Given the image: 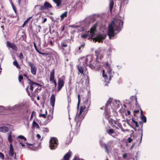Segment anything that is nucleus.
<instances>
[{
  "label": "nucleus",
  "mask_w": 160,
  "mask_h": 160,
  "mask_svg": "<svg viewBox=\"0 0 160 160\" xmlns=\"http://www.w3.org/2000/svg\"><path fill=\"white\" fill-rule=\"evenodd\" d=\"M122 18L117 16L111 24H109L108 31V35L110 38L115 36L114 31L119 32L121 30L123 25Z\"/></svg>",
  "instance_id": "nucleus-1"
},
{
  "label": "nucleus",
  "mask_w": 160,
  "mask_h": 160,
  "mask_svg": "<svg viewBox=\"0 0 160 160\" xmlns=\"http://www.w3.org/2000/svg\"><path fill=\"white\" fill-rule=\"evenodd\" d=\"M90 105V102L87 99H85L83 104L80 107L79 113L76 115L75 118L77 125L78 123L80 122L84 118L88 112V108Z\"/></svg>",
  "instance_id": "nucleus-2"
},
{
  "label": "nucleus",
  "mask_w": 160,
  "mask_h": 160,
  "mask_svg": "<svg viewBox=\"0 0 160 160\" xmlns=\"http://www.w3.org/2000/svg\"><path fill=\"white\" fill-rule=\"evenodd\" d=\"M96 30V26L95 25L91 28L90 32H86L85 33L81 35V37L83 39L88 38H92Z\"/></svg>",
  "instance_id": "nucleus-3"
},
{
  "label": "nucleus",
  "mask_w": 160,
  "mask_h": 160,
  "mask_svg": "<svg viewBox=\"0 0 160 160\" xmlns=\"http://www.w3.org/2000/svg\"><path fill=\"white\" fill-rule=\"evenodd\" d=\"M92 60V58L91 56H88L86 57H83L81 58L79 61L80 62L83 61L84 62L83 63L82 65L84 66H86L89 64L90 65V62Z\"/></svg>",
  "instance_id": "nucleus-4"
},
{
  "label": "nucleus",
  "mask_w": 160,
  "mask_h": 160,
  "mask_svg": "<svg viewBox=\"0 0 160 160\" xmlns=\"http://www.w3.org/2000/svg\"><path fill=\"white\" fill-rule=\"evenodd\" d=\"M58 144V140L56 138H51L49 142V147L51 149H55L57 147Z\"/></svg>",
  "instance_id": "nucleus-5"
},
{
  "label": "nucleus",
  "mask_w": 160,
  "mask_h": 160,
  "mask_svg": "<svg viewBox=\"0 0 160 160\" xmlns=\"http://www.w3.org/2000/svg\"><path fill=\"white\" fill-rule=\"evenodd\" d=\"M65 78L64 76H62L58 79V92L64 86V81Z\"/></svg>",
  "instance_id": "nucleus-6"
},
{
  "label": "nucleus",
  "mask_w": 160,
  "mask_h": 160,
  "mask_svg": "<svg viewBox=\"0 0 160 160\" xmlns=\"http://www.w3.org/2000/svg\"><path fill=\"white\" fill-rule=\"evenodd\" d=\"M106 34H100L97 35L96 38H94V40H95V42L98 41V42H102V40L105 39L106 37Z\"/></svg>",
  "instance_id": "nucleus-7"
},
{
  "label": "nucleus",
  "mask_w": 160,
  "mask_h": 160,
  "mask_svg": "<svg viewBox=\"0 0 160 160\" xmlns=\"http://www.w3.org/2000/svg\"><path fill=\"white\" fill-rule=\"evenodd\" d=\"M28 63L31 67V73L33 75H35L37 69V68L34 64L31 62H29Z\"/></svg>",
  "instance_id": "nucleus-8"
},
{
  "label": "nucleus",
  "mask_w": 160,
  "mask_h": 160,
  "mask_svg": "<svg viewBox=\"0 0 160 160\" xmlns=\"http://www.w3.org/2000/svg\"><path fill=\"white\" fill-rule=\"evenodd\" d=\"M106 68H107L108 72L109 74V80H110L111 77L113 76L114 74V72L112 71V69L111 68L108 62L106 63Z\"/></svg>",
  "instance_id": "nucleus-9"
},
{
  "label": "nucleus",
  "mask_w": 160,
  "mask_h": 160,
  "mask_svg": "<svg viewBox=\"0 0 160 160\" xmlns=\"http://www.w3.org/2000/svg\"><path fill=\"white\" fill-rule=\"evenodd\" d=\"M103 51L100 50V49L99 48L95 51L96 55L97 56V58L98 59H101L103 57V55L102 53Z\"/></svg>",
  "instance_id": "nucleus-10"
},
{
  "label": "nucleus",
  "mask_w": 160,
  "mask_h": 160,
  "mask_svg": "<svg viewBox=\"0 0 160 160\" xmlns=\"http://www.w3.org/2000/svg\"><path fill=\"white\" fill-rule=\"evenodd\" d=\"M8 154L10 156L14 157V158H16V153L14 152V150L11 143L10 144Z\"/></svg>",
  "instance_id": "nucleus-11"
},
{
  "label": "nucleus",
  "mask_w": 160,
  "mask_h": 160,
  "mask_svg": "<svg viewBox=\"0 0 160 160\" xmlns=\"http://www.w3.org/2000/svg\"><path fill=\"white\" fill-rule=\"evenodd\" d=\"M7 44L8 47L12 48L15 51H17V48L16 45L14 43H11L8 41H7Z\"/></svg>",
  "instance_id": "nucleus-12"
},
{
  "label": "nucleus",
  "mask_w": 160,
  "mask_h": 160,
  "mask_svg": "<svg viewBox=\"0 0 160 160\" xmlns=\"http://www.w3.org/2000/svg\"><path fill=\"white\" fill-rule=\"evenodd\" d=\"M85 67L83 66L81 63H80L78 66V71L81 74H84L83 71L85 68Z\"/></svg>",
  "instance_id": "nucleus-13"
},
{
  "label": "nucleus",
  "mask_w": 160,
  "mask_h": 160,
  "mask_svg": "<svg viewBox=\"0 0 160 160\" xmlns=\"http://www.w3.org/2000/svg\"><path fill=\"white\" fill-rule=\"evenodd\" d=\"M55 101V96L54 94L51 95L50 98V104L52 107H53L54 106V104Z\"/></svg>",
  "instance_id": "nucleus-14"
},
{
  "label": "nucleus",
  "mask_w": 160,
  "mask_h": 160,
  "mask_svg": "<svg viewBox=\"0 0 160 160\" xmlns=\"http://www.w3.org/2000/svg\"><path fill=\"white\" fill-rule=\"evenodd\" d=\"M54 79V70L53 69L50 73V81L52 82L55 80Z\"/></svg>",
  "instance_id": "nucleus-15"
},
{
  "label": "nucleus",
  "mask_w": 160,
  "mask_h": 160,
  "mask_svg": "<svg viewBox=\"0 0 160 160\" xmlns=\"http://www.w3.org/2000/svg\"><path fill=\"white\" fill-rule=\"evenodd\" d=\"M29 83L30 85V89L31 90V92L32 93V91L34 87H35V85H39V84L34 83L30 80L29 82Z\"/></svg>",
  "instance_id": "nucleus-16"
},
{
  "label": "nucleus",
  "mask_w": 160,
  "mask_h": 160,
  "mask_svg": "<svg viewBox=\"0 0 160 160\" xmlns=\"http://www.w3.org/2000/svg\"><path fill=\"white\" fill-rule=\"evenodd\" d=\"M72 154L71 151H69L67 153H66L63 157L64 160H69Z\"/></svg>",
  "instance_id": "nucleus-17"
},
{
  "label": "nucleus",
  "mask_w": 160,
  "mask_h": 160,
  "mask_svg": "<svg viewBox=\"0 0 160 160\" xmlns=\"http://www.w3.org/2000/svg\"><path fill=\"white\" fill-rule=\"evenodd\" d=\"M8 130V127L3 126L0 127V132L3 133H5L7 132Z\"/></svg>",
  "instance_id": "nucleus-18"
},
{
  "label": "nucleus",
  "mask_w": 160,
  "mask_h": 160,
  "mask_svg": "<svg viewBox=\"0 0 160 160\" xmlns=\"http://www.w3.org/2000/svg\"><path fill=\"white\" fill-rule=\"evenodd\" d=\"M68 40H65L63 41L61 43V45L62 47H66L68 46Z\"/></svg>",
  "instance_id": "nucleus-19"
},
{
  "label": "nucleus",
  "mask_w": 160,
  "mask_h": 160,
  "mask_svg": "<svg viewBox=\"0 0 160 160\" xmlns=\"http://www.w3.org/2000/svg\"><path fill=\"white\" fill-rule=\"evenodd\" d=\"M53 118V112H52L50 114L48 115L47 122H50L52 119Z\"/></svg>",
  "instance_id": "nucleus-20"
},
{
  "label": "nucleus",
  "mask_w": 160,
  "mask_h": 160,
  "mask_svg": "<svg viewBox=\"0 0 160 160\" xmlns=\"http://www.w3.org/2000/svg\"><path fill=\"white\" fill-rule=\"evenodd\" d=\"M100 143L101 146H104V148L106 149V152L108 153V149L109 148L108 146L105 144H104L103 142L101 141H100Z\"/></svg>",
  "instance_id": "nucleus-21"
},
{
  "label": "nucleus",
  "mask_w": 160,
  "mask_h": 160,
  "mask_svg": "<svg viewBox=\"0 0 160 160\" xmlns=\"http://www.w3.org/2000/svg\"><path fill=\"white\" fill-rule=\"evenodd\" d=\"M112 98H109L106 104H105V111H106L107 110V108L108 107V106L110 104L111 102H112Z\"/></svg>",
  "instance_id": "nucleus-22"
},
{
  "label": "nucleus",
  "mask_w": 160,
  "mask_h": 160,
  "mask_svg": "<svg viewBox=\"0 0 160 160\" xmlns=\"http://www.w3.org/2000/svg\"><path fill=\"white\" fill-rule=\"evenodd\" d=\"M44 5L45 6L46 9L51 8L52 7L51 4L47 2H45Z\"/></svg>",
  "instance_id": "nucleus-23"
},
{
  "label": "nucleus",
  "mask_w": 160,
  "mask_h": 160,
  "mask_svg": "<svg viewBox=\"0 0 160 160\" xmlns=\"http://www.w3.org/2000/svg\"><path fill=\"white\" fill-rule=\"evenodd\" d=\"M53 2L56 4V6L58 7L61 5L62 0H52Z\"/></svg>",
  "instance_id": "nucleus-24"
},
{
  "label": "nucleus",
  "mask_w": 160,
  "mask_h": 160,
  "mask_svg": "<svg viewBox=\"0 0 160 160\" xmlns=\"http://www.w3.org/2000/svg\"><path fill=\"white\" fill-rule=\"evenodd\" d=\"M68 12L66 11L62 13L60 16L61 20H62L65 17H67Z\"/></svg>",
  "instance_id": "nucleus-25"
},
{
  "label": "nucleus",
  "mask_w": 160,
  "mask_h": 160,
  "mask_svg": "<svg viewBox=\"0 0 160 160\" xmlns=\"http://www.w3.org/2000/svg\"><path fill=\"white\" fill-rule=\"evenodd\" d=\"M13 64L14 66H15L17 68L19 69L20 68V67L19 66L15 59L14 61L13 62Z\"/></svg>",
  "instance_id": "nucleus-26"
},
{
  "label": "nucleus",
  "mask_w": 160,
  "mask_h": 160,
  "mask_svg": "<svg viewBox=\"0 0 160 160\" xmlns=\"http://www.w3.org/2000/svg\"><path fill=\"white\" fill-rule=\"evenodd\" d=\"M27 144L29 145L30 146H32V144H29L28 143H27ZM28 148L30 150H35L37 149V148L36 147H34L33 146H32V147H28Z\"/></svg>",
  "instance_id": "nucleus-27"
},
{
  "label": "nucleus",
  "mask_w": 160,
  "mask_h": 160,
  "mask_svg": "<svg viewBox=\"0 0 160 160\" xmlns=\"http://www.w3.org/2000/svg\"><path fill=\"white\" fill-rule=\"evenodd\" d=\"M20 104H16V105H15L13 107H11L10 109L15 110L19 108L20 107Z\"/></svg>",
  "instance_id": "nucleus-28"
},
{
  "label": "nucleus",
  "mask_w": 160,
  "mask_h": 160,
  "mask_svg": "<svg viewBox=\"0 0 160 160\" xmlns=\"http://www.w3.org/2000/svg\"><path fill=\"white\" fill-rule=\"evenodd\" d=\"M114 2L112 0H110L109 3V8L111 11H112V8L113 7Z\"/></svg>",
  "instance_id": "nucleus-29"
},
{
  "label": "nucleus",
  "mask_w": 160,
  "mask_h": 160,
  "mask_svg": "<svg viewBox=\"0 0 160 160\" xmlns=\"http://www.w3.org/2000/svg\"><path fill=\"white\" fill-rule=\"evenodd\" d=\"M33 126L38 129L39 128V125L34 121H33L32 122Z\"/></svg>",
  "instance_id": "nucleus-30"
},
{
  "label": "nucleus",
  "mask_w": 160,
  "mask_h": 160,
  "mask_svg": "<svg viewBox=\"0 0 160 160\" xmlns=\"http://www.w3.org/2000/svg\"><path fill=\"white\" fill-rule=\"evenodd\" d=\"M33 45H34V46L35 48V49H36V51L38 52L40 54H44V53H42V52H40L39 50H38V49L37 48V46H36V44L35 43V42H33Z\"/></svg>",
  "instance_id": "nucleus-31"
},
{
  "label": "nucleus",
  "mask_w": 160,
  "mask_h": 160,
  "mask_svg": "<svg viewBox=\"0 0 160 160\" xmlns=\"http://www.w3.org/2000/svg\"><path fill=\"white\" fill-rule=\"evenodd\" d=\"M47 112L46 110H45V114H40L39 115V116L40 117H42L44 118H46L47 117Z\"/></svg>",
  "instance_id": "nucleus-32"
},
{
  "label": "nucleus",
  "mask_w": 160,
  "mask_h": 160,
  "mask_svg": "<svg viewBox=\"0 0 160 160\" xmlns=\"http://www.w3.org/2000/svg\"><path fill=\"white\" fill-rule=\"evenodd\" d=\"M107 132L109 135H111L112 134L114 133V131L113 129H110L107 131Z\"/></svg>",
  "instance_id": "nucleus-33"
},
{
  "label": "nucleus",
  "mask_w": 160,
  "mask_h": 160,
  "mask_svg": "<svg viewBox=\"0 0 160 160\" xmlns=\"http://www.w3.org/2000/svg\"><path fill=\"white\" fill-rule=\"evenodd\" d=\"M141 119L144 122H146L147 119L146 117L145 116H142L141 117Z\"/></svg>",
  "instance_id": "nucleus-34"
},
{
  "label": "nucleus",
  "mask_w": 160,
  "mask_h": 160,
  "mask_svg": "<svg viewBox=\"0 0 160 160\" xmlns=\"http://www.w3.org/2000/svg\"><path fill=\"white\" fill-rule=\"evenodd\" d=\"M105 71L104 70H103L102 71V76L105 79H106L107 78V75L106 74H104Z\"/></svg>",
  "instance_id": "nucleus-35"
},
{
  "label": "nucleus",
  "mask_w": 160,
  "mask_h": 160,
  "mask_svg": "<svg viewBox=\"0 0 160 160\" xmlns=\"http://www.w3.org/2000/svg\"><path fill=\"white\" fill-rule=\"evenodd\" d=\"M18 57L20 60H22L23 59V56L22 53H20Z\"/></svg>",
  "instance_id": "nucleus-36"
},
{
  "label": "nucleus",
  "mask_w": 160,
  "mask_h": 160,
  "mask_svg": "<svg viewBox=\"0 0 160 160\" xmlns=\"http://www.w3.org/2000/svg\"><path fill=\"white\" fill-rule=\"evenodd\" d=\"M18 138L22 139H23L25 141L26 140V138L22 135H19L18 136Z\"/></svg>",
  "instance_id": "nucleus-37"
},
{
  "label": "nucleus",
  "mask_w": 160,
  "mask_h": 160,
  "mask_svg": "<svg viewBox=\"0 0 160 160\" xmlns=\"http://www.w3.org/2000/svg\"><path fill=\"white\" fill-rule=\"evenodd\" d=\"M78 103L77 104V108H78L79 107V104L80 103V98H79V95H78Z\"/></svg>",
  "instance_id": "nucleus-38"
},
{
  "label": "nucleus",
  "mask_w": 160,
  "mask_h": 160,
  "mask_svg": "<svg viewBox=\"0 0 160 160\" xmlns=\"http://www.w3.org/2000/svg\"><path fill=\"white\" fill-rule=\"evenodd\" d=\"M46 8H45V6L44 5V6H42L40 7V9L41 10H44L46 9Z\"/></svg>",
  "instance_id": "nucleus-39"
},
{
  "label": "nucleus",
  "mask_w": 160,
  "mask_h": 160,
  "mask_svg": "<svg viewBox=\"0 0 160 160\" xmlns=\"http://www.w3.org/2000/svg\"><path fill=\"white\" fill-rule=\"evenodd\" d=\"M23 79V77L20 75H19L18 77V80L20 82L21 81V80Z\"/></svg>",
  "instance_id": "nucleus-40"
},
{
  "label": "nucleus",
  "mask_w": 160,
  "mask_h": 160,
  "mask_svg": "<svg viewBox=\"0 0 160 160\" xmlns=\"http://www.w3.org/2000/svg\"><path fill=\"white\" fill-rule=\"evenodd\" d=\"M8 140L10 142L12 141V137L11 135H9L8 136Z\"/></svg>",
  "instance_id": "nucleus-41"
},
{
  "label": "nucleus",
  "mask_w": 160,
  "mask_h": 160,
  "mask_svg": "<svg viewBox=\"0 0 160 160\" xmlns=\"http://www.w3.org/2000/svg\"><path fill=\"white\" fill-rule=\"evenodd\" d=\"M0 157L2 159L4 158V156L3 155L1 152H0Z\"/></svg>",
  "instance_id": "nucleus-42"
},
{
  "label": "nucleus",
  "mask_w": 160,
  "mask_h": 160,
  "mask_svg": "<svg viewBox=\"0 0 160 160\" xmlns=\"http://www.w3.org/2000/svg\"><path fill=\"white\" fill-rule=\"evenodd\" d=\"M84 46H85V44L84 43H83L82 44V45H81L80 47L79 48V50H80L81 48H83L84 47Z\"/></svg>",
  "instance_id": "nucleus-43"
},
{
  "label": "nucleus",
  "mask_w": 160,
  "mask_h": 160,
  "mask_svg": "<svg viewBox=\"0 0 160 160\" xmlns=\"http://www.w3.org/2000/svg\"><path fill=\"white\" fill-rule=\"evenodd\" d=\"M128 142L129 143H130L132 141V140L130 137L128 138Z\"/></svg>",
  "instance_id": "nucleus-44"
},
{
  "label": "nucleus",
  "mask_w": 160,
  "mask_h": 160,
  "mask_svg": "<svg viewBox=\"0 0 160 160\" xmlns=\"http://www.w3.org/2000/svg\"><path fill=\"white\" fill-rule=\"evenodd\" d=\"M134 124H135V126L137 127H139L138 124V122L137 121L134 122Z\"/></svg>",
  "instance_id": "nucleus-45"
},
{
  "label": "nucleus",
  "mask_w": 160,
  "mask_h": 160,
  "mask_svg": "<svg viewBox=\"0 0 160 160\" xmlns=\"http://www.w3.org/2000/svg\"><path fill=\"white\" fill-rule=\"evenodd\" d=\"M36 136L38 139H39L41 138V136L38 134H37Z\"/></svg>",
  "instance_id": "nucleus-46"
},
{
  "label": "nucleus",
  "mask_w": 160,
  "mask_h": 160,
  "mask_svg": "<svg viewBox=\"0 0 160 160\" xmlns=\"http://www.w3.org/2000/svg\"><path fill=\"white\" fill-rule=\"evenodd\" d=\"M73 160H79V158L78 156H75Z\"/></svg>",
  "instance_id": "nucleus-47"
},
{
  "label": "nucleus",
  "mask_w": 160,
  "mask_h": 160,
  "mask_svg": "<svg viewBox=\"0 0 160 160\" xmlns=\"http://www.w3.org/2000/svg\"><path fill=\"white\" fill-rule=\"evenodd\" d=\"M28 89V87H27L26 88V90L27 92H28V95L29 96H30V94L29 92Z\"/></svg>",
  "instance_id": "nucleus-48"
},
{
  "label": "nucleus",
  "mask_w": 160,
  "mask_h": 160,
  "mask_svg": "<svg viewBox=\"0 0 160 160\" xmlns=\"http://www.w3.org/2000/svg\"><path fill=\"white\" fill-rule=\"evenodd\" d=\"M121 131L123 132H125V131H128V129H125V130H124V129H123L122 128H121Z\"/></svg>",
  "instance_id": "nucleus-49"
},
{
  "label": "nucleus",
  "mask_w": 160,
  "mask_h": 160,
  "mask_svg": "<svg viewBox=\"0 0 160 160\" xmlns=\"http://www.w3.org/2000/svg\"><path fill=\"white\" fill-rule=\"evenodd\" d=\"M85 30V28L84 27H82L81 29L80 30V31L82 32L84 31Z\"/></svg>",
  "instance_id": "nucleus-50"
},
{
  "label": "nucleus",
  "mask_w": 160,
  "mask_h": 160,
  "mask_svg": "<svg viewBox=\"0 0 160 160\" xmlns=\"http://www.w3.org/2000/svg\"><path fill=\"white\" fill-rule=\"evenodd\" d=\"M32 18V17H30L26 20V22H28L29 20Z\"/></svg>",
  "instance_id": "nucleus-51"
},
{
  "label": "nucleus",
  "mask_w": 160,
  "mask_h": 160,
  "mask_svg": "<svg viewBox=\"0 0 160 160\" xmlns=\"http://www.w3.org/2000/svg\"><path fill=\"white\" fill-rule=\"evenodd\" d=\"M142 136V131H141V139H140V143H141V142Z\"/></svg>",
  "instance_id": "nucleus-52"
},
{
  "label": "nucleus",
  "mask_w": 160,
  "mask_h": 160,
  "mask_svg": "<svg viewBox=\"0 0 160 160\" xmlns=\"http://www.w3.org/2000/svg\"><path fill=\"white\" fill-rule=\"evenodd\" d=\"M127 155L126 154H124L123 155L122 157L123 158H125L127 157Z\"/></svg>",
  "instance_id": "nucleus-53"
},
{
  "label": "nucleus",
  "mask_w": 160,
  "mask_h": 160,
  "mask_svg": "<svg viewBox=\"0 0 160 160\" xmlns=\"http://www.w3.org/2000/svg\"><path fill=\"white\" fill-rule=\"evenodd\" d=\"M47 19L46 18H45L44 19L43 21L42 22V23H44L47 21Z\"/></svg>",
  "instance_id": "nucleus-54"
},
{
  "label": "nucleus",
  "mask_w": 160,
  "mask_h": 160,
  "mask_svg": "<svg viewBox=\"0 0 160 160\" xmlns=\"http://www.w3.org/2000/svg\"><path fill=\"white\" fill-rule=\"evenodd\" d=\"M52 82H53V83H54V84H55V87H56L57 86V82H56V80H54V81H53Z\"/></svg>",
  "instance_id": "nucleus-55"
},
{
  "label": "nucleus",
  "mask_w": 160,
  "mask_h": 160,
  "mask_svg": "<svg viewBox=\"0 0 160 160\" xmlns=\"http://www.w3.org/2000/svg\"><path fill=\"white\" fill-rule=\"evenodd\" d=\"M106 118H108L109 117V115L108 114H107V113H106Z\"/></svg>",
  "instance_id": "nucleus-56"
},
{
  "label": "nucleus",
  "mask_w": 160,
  "mask_h": 160,
  "mask_svg": "<svg viewBox=\"0 0 160 160\" xmlns=\"http://www.w3.org/2000/svg\"><path fill=\"white\" fill-rule=\"evenodd\" d=\"M135 143H134L131 146V148H130V149H132V148H133V147L135 146Z\"/></svg>",
  "instance_id": "nucleus-57"
},
{
  "label": "nucleus",
  "mask_w": 160,
  "mask_h": 160,
  "mask_svg": "<svg viewBox=\"0 0 160 160\" xmlns=\"http://www.w3.org/2000/svg\"><path fill=\"white\" fill-rule=\"evenodd\" d=\"M49 42L51 45L52 46L53 45V43L52 41H50Z\"/></svg>",
  "instance_id": "nucleus-58"
},
{
  "label": "nucleus",
  "mask_w": 160,
  "mask_h": 160,
  "mask_svg": "<svg viewBox=\"0 0 160 160\" xmlns=\"http://www.w3.org/2000/svg\"><path fill=\"white\" fill-rule=\"evenodd\" d=\"M28 22H26V21L24 22L23 24L22 25V27H24L26 24Z\"/></svg>",
  "instance_id": "nucleus-59"
},
{
  "label": "nucleus",
  "mask_w": 160,
  "mask_h": 160,
  "mask_svg": "<svg viewBox=\"0 0 160 160\" xmlns=\"http://www.w3.org/2000/svg\"><path fill=\"white\" fill-rule=\"evenodd\" d=\"M20 144H21V145L22 146V147H24L25 146V145L22 144V143L21 142H20Z\"/></svg>",
  "instance_id": "nucleus-60"
},
{
  "label": "nucleus",
  "mask_w": 160,
  "mask_h": 160,
  "mask_svg": "<svg viewBox=\"0 0 160 160\" xmlns=\"http://www.w3.org/2000/svg\"><path fill=\"white\" fill-rule=\"evenodd\" d=\"M142 109L141 108L140 109V113H141V115H142Z\"/></svg>",
  "instance_id": "nucleus-61"
},
{
  "label": "nucleus",
  "mask_w": 160,
  "mask_h": 160,
  "mask_svg": "<svg viewBox=\"0 0 160 160\" xmlns=\"http://www.w3.org/2000/svg\"><path fill=\"white\" fill-rule=\"evenodd\" d=\"M18 4L19 5L20 4L21 0H18Z\"/></svg>",
  "instance_id": "nucleus-62"
},
{
  "label": "nucleus",
  "mask_w": 160,
  "mask_h": 160,
  "mask_svg": "<svg viewBox=\"0 0 160 160\" xmlns=\"http://www.w3.org/2000/svg\"><path fill=\"white\" fill-rule=\"evenodd\" d=\"M68 83H69L70 85V84H72V82H71V80H69V82Z\"/></svg>",
  "instance_id": "nucleus-63"
},
{
  "label": "nucleus",
  "mask_w": 160,
  "mask_h": 160,
  "mask_svg": "<svg viewBox=\"0 0 160 160\" xmlns=\"http://www.w3.org/2000/svg\"><path fill=\"white\" fill-rule=\"evenodd\" d=\"M5 17L4 18V20H3V21H2V22H4V21L5 20Z\"/></svg>",
  "instance_id": "nucleus-64"
}]
</instances>
